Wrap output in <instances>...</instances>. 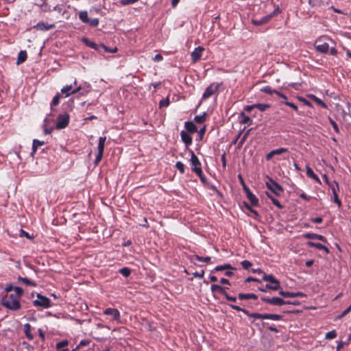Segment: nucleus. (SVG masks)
<instances>
[{
	"label": "nucleus",
	"instance_id": "23",
	"mask_svg": "<svg viewBox=\"0 0 351 351\" xmlns=\"http://www.w3.org/2000/svg\"><path fill=\"white\" fill-rule=\"evenodd\" d=\"M184 127L188 132L194 133L197 132V128L192 121H188L184 123Z\"/></svg>",
	"mask_w": 351,
	"mask_h": 351
},
{
	"label": "nucleus",
	"instance_id": "30",
	"mask_svg": "<svg viewBox=\"0 0 351 351\" xmlns=\"http://www.w3.org/2000/svg\"><path fill=\"white\" fill-rule=\"evenodd\" d=\"M328 186L332 190L333 195H336V193H338V191H339V186L338 182H337L336 181H333L330 184H329Z\"/></svg>",
	"mask_w": 351,
	"mask_h": 351
},
{
	"label": "nucleus",
	"instance_id": "21",
	"mask_svg": "<svg viewBox=\"0 0 351 351\" xmlns=\"http://www.w3.org/2000/svg\"><path fill=\"white\" fill-rule=\"evenodd\" d=\"M306 169L307 176L308 178L313 179L317 183L321 184L320 179L318 178V176L316 174H315L313 169L309 166H306Z\"/></svg>",
	"mask_w": 351,
	"mask_h": 351
},
{
	"label": "nucleus",
	"instance_id": "19",
	"mask_svg": "<svg viewBox=\"0 0 351 351\" xmlns=\"http://www.w3.org/2000/svg\"><path fill=\"white\" fill-rule=\"evenodd\" d=\"M24 328V333L26 336V337L29 340L32 341L34 339V335L32 333V326L29 324H25L23 325Z\"/></svg>",
	"mask_w": 351,
	"mask_h": 351
},
{
	"label": "nucleus",
	"instance_id": "22",
	"mask_svg": "<svg viewBox=\"0 0 351 351\" xmlns=\"http://www.w3.org/2000/svg\"><path fill=\"white\" fill-rule=\"evenodd\" d=\"M304 238L309 239H317L323 242H326V239L324 236L315 234V233H306L303 235Z\"/></svg>",
	"mask_w": 351,
	"mask_h": 351
},
{
	"label": "nucleus",
	"instance_id": "44",
	"mask_svg": "<svg viewBox=\"0 0 351 351\" xmlns=\"http://www.w3.org/2000/svg\"><path fill=\"white\" fill-rule=\"evenodd\" d=\"M120 274H121L123 276L128 277L131 274V270L128 267H123L119 270Z\"/></svg>",
	"mask_w": 351,
	"mask_h": 351
},
{
	"label": "nucleus",
	"instance_id": "10",
	"mask_svg": "<svg viewBox=\"0 0 351 351\" xmlns=\"http://www.w3.org/2000/svg\"><path fill=\"white\" fill-rule=\"evenodd\" d=\"M189 152L191 154V159H190V162H191V165H192V171L194 172V173H197V170L196 169H199V170H202V167H201V162L199 160V158L197 157V156L195 154L194 152L191 149L189 150Z\"/></svg>",
	"mask_w": 351,
	"mask_h": 351
},
{
	"label": "nucleus",
	"instance_id": "36",
	"mask_svg": "<svg viewBox=\"0 0 351 351\" xmlns=\"http://www.w3.org/2000/svg\"><path fill=\"white\" fill-rule=\"evenodd\" d=\"M262 92L265 93H267L269 95H271L273 93H275L277 95L278 90L272 89V88L269 86H266L261 88V90Z\"/></svg>",
	"mask_w": 351,
	"mask_h": 351
},
{
	"label": "nucleus",
	"instance_id": "15",
	"mask_svg": "<svg viewBox=\"0 0 351 351\" xmlns=\"http://www.w3.org/2000/svg\"><path fill=\"white\" fill-rule=\"evenodd\" d=\"M72 88H73L72 84L65 86L61 89V93L66 94V96L68 97V96L71 95V94H75V93H78L82 88L81 86H78L72 90Z\"/></svg>",
	"mask_w": 351,
	"mask_h": 351
},
{
	"label": "nucleus",
	"instance_id": "51",
	"mask_svg": "<svg viewBox=\"0 0 351 351\" xmlns=\"http://www.w3.org/2000/svg\"><path fill=\"white\" fill-rule=\"evenodd\" d=\"M241 264L244 269H248L252 265V263L247 260L243 261Z\"/></svg>",
	"mask_w": 351,
	"mask_h": 351
},
{
	"label": "nucleus",
	"instance_id": "24",
	"mask_svg": "<svg viewBox=\"0 0 351 351\" xmlns=\"http://www.w3.org/2000/svg\"><path fill=\"white\" fill-rule=\"evenodd\" d=\"M195 259L197 261H204L206 263H210V260H211L210 257H209V256L202 257L199 255H194V256H191L190 257V261L192 263H194Z\"/></svg>",
	"mask_w": 351,
	"mask_h": 351
},
{
	"label": "nucleus",
	"instance_id": "33",
	"mask_svg": "<svg viewBox=\"0 0 351 351\" xmlns=\"http://www.w3.org/2000/svg\"><path fill=\"white\" fill-rule=\"evenodd\" d=\"M206 120V113L204 112L202 115H197L194 118V121L197 123H203Z\"/></svg>",
	"mask_w": 351,
	"mask_h": 351
},
{
	"label": "nucleus",
	"instance_id": "20",
	"mask_svg": "<svg viewBox=\"0 0 351 351\" xmlns=\"http://www.w3.org/2000/svg\"><path fill=\"white\" fill-rule=\"evenodd\" d=\"M36 27L40 30L47 31V30L54 28L55 25L54 24H48V23H44V22H39L36 25Z\"/></svg>",
	"mask_w": 351,
	"mask_h": 351
},
{
	"label": "nucleus",
	"instance_id": "31",
	"mask_svg": "<svg viewBox=\"0 0 351 351\" xmlns=\"http://www.w3.org/2000/svg\"><path fill=\"white\" fill-rule=\"evenodd\" d=\"M79 18L84 23H87L89 20L87 11L80 12Z\"/></svg>",
	"mask_w": 351,
	"mask_h": 351
},
{
	"label": "nucleus",
	"instance_id": "35",
	"mask_svg": "<svg viewBox=\"0 0 351 351\" xmlns=\"http://www.w3.org/2000/svg\"><path fill=\"white\" fill-rule=\"evenodd\" d=\"M223 287L220 286V285H215V284H213L211 285L210 287V290L212 291V293L213 294H215V293L217 292V293H220L223 291ZM213 296L217 298V297L213 295Z\"/></svg>",
	"mask_w": 351,
	"mask_h": 351
},
{
	"label": "nucleus",
	"instance_id": "49",
	"mask_svg": "<svg viewBox=\"0 0 351 351\" xmlns=\"http://www.w3.org/2000/svg\"><path fill=\"white\" fill-rule=\"evenodd\" d=\"M87 24L91 27H97L99 25V19L97 18L92 19L88 20Z\"/></svg>",
	"mask_w": 351,
	"mask_h": 351
},
{
	"label": "nucleus",
	"instance_id": "62",
	"mask_svg": "<svg viewBox=\"0 0 351 351\" xmlns=\"http://www.w3.org/2000/svg\"><path fill=\"white\" fill-rule=\"evenodd\" d=\"M300 197L306 201H309L311 199V197L307 196L304 193L300 194Z\"/></svg>",
	"mask_w": 351,
	"mask_h": 351
},
{
	"label": "nucleus",
	"instance_id": "16",
	"mask_svg": "<svg viewBox=\"0 0 351 351\" xmlns=\"http://www.w3.org/2000/svg\"><path fill=\"white\" fill-rule=\"evenodd\" d=\"M279 294L284 298H296V297H303L305 295L302 292H289L285 291H280Z\"/></svg>",
	"mask_w": 351,
	"mask_h": 351
},
{
	"label": "nucleus",
	"instance_id": "13",
	"mask_svg": "<svg viewBox=\"0 0 351 351\" xmlns=\"http://www.w3.org/2000/svg\"><path fill=\"white\" fill-rule=\"evenodd\" d=\"M204 51V48L202 46H199L193 50L191 53V59L193 62L195 63L198 62L201 58L202 53Z\"/></svg>",
	"mask_w": 351,
	"mask_h": 351
},
{
	"label": "nucleus",
	"instance_id": "63",
	"mask_svg": "<svg viewBox=\"0 0 351 351\" xmlns=\"http://www.w3.org/2000/svg\"><path fill=\"white\" fill-rule=\"evenodd\" d=\"M274 156V154L273 153V151H271L266 155V160H269Z\"/></svg>",
	"mask_w": 351,
	"mask_h": 351
},
{
	"label": "nucleus",
	"instance_id": "14",
	"mask_svg": "<svg viewBox=\"0 0 351 351\" xmlns=\"http://www.w3.org/2000/svg\"><path fill=\"white\" fill-rule=\"evenodd\" d=\"M276 11L278 12V10H275L272 14L267 15V16L263 17L262 19H261L260 20L252 19V23L254 25H257V26L267 23L269 21H270V20L272 19V17L276 15Z\"/></svg>",
	"mask_w": 351,
	"mask_h": 351
},
{
	"label": "nucleus",
	"instance_id": "28",
	"mask_svg": "<svg viewBox=\"0 0 351 351\" xmlns=\"http://www.w3.org/2000/svg\"><path fill=\"white\" fill-rule=\"evenodd\" d=\"M45 144V142L44 141H40L39 140H37V139H34L33 141V143H32V155L33 156L38 147L40 146H42Z\"/></svg>",
	"mask_w": 351,
	"mask_h": 351
},
{
	"label": "nucleus",
	"instance_id": "12",
	"mask_svg": "<svg viewBox=\"0 0 351 351\" xmlns=\"http://www.w3.org/2000/svg\"><path fill=\"white\" fill-rule=\"evenodd\" d=\"M261 300L264 302H266L267 304L274 305V306H282V305H284V303H285L284 300H282L280 298H278V297H274V298H268L266 297H262L261 298Z\"/></svg>",
	"mask_w": 351,
	"mask_h": 351
},
{
	"label": "nucleus",
	"instance_id": "2",
	"mask_svg": "<svg viewBox=\"0 0 351 351\" xmlns=\"http://www.w3.org/2000/svg\"><path fill=\"white\" fill-rule=\"evenodd\" d=\"M1 303L3 306L12 311L19 310L21 307L19 299L17 295L14 296V293H7L2 298Z\"/></svg>",
	"mask_w": 351,
	"mask_h": 351
},
{
	"label": "nucleus",
	"instance_id": "27",
	"mask_svg": "<svg viewBox=\"0 0 351 351\" xmlns=\"http://www.w3.org/2000/svg\"><path fill=\"white\" fill-rule=\"evenodd\" d=\"M27 58V54L26 51H21L18 54V58L16 61L17 64H20L24 62Z\"/></svg>",
	"mask_w": 351,
	"mask_h": 351
},
{
	"label": "nucleus",
	"instance_id": "1",
	"mask_svg": "<svg viewBox=\"0 0 351 351\" xmlns=\"http://www.w3.org/2000/svg\"><path fill=\"white\" fill-rule=\"evenodd\" d=\"M229 306L231 308L234 309L237 311H241L249 317L254 319H258L261 320L270 319L274 321H278L282 319V316L278 314L250 313L248 311L240 307L239 306L234 304H230Z\"/></svg>",
	"mask_w": 351,
	"mask_h": 351
},
{
	"label": "nucleus",
	"instance_id": "38",
	"mask_svg": "<svg viewBox=\"0 0 351 351\" xmlns=\"http://www.w3.org/2000/svg\"><path fill=\"white\" fill-rule=\"evenodd\" d=\"M254 106L261 112H264L269 108V105L265 104H254Z\"/></svg>",
	"mask_w": 351,
	"mask_h": 351
},
{
	"label": "nucleus",
	"instance_id": "42",
	"mask_svg": "<svg viewBox=\"0 0 351 351\" xmlns=\"http://www.w3.org/2000/svg\"><path fill=\"white\" fill-rule=\"evenodd\" d=\"M19 237H26L28 239H33L34 237L33 235H30L28 232L24 231L23 229H20Z\"/></svg>",
	"mask_w": 351,
	"mask_h": 351
},
{
	"label": "nucleus",
	"instance_id": "32",
	"mask_svg": "<svg viewBox=\"0 0 351 351\" xmlns=\"http://www.w3.org/2000/svg\"><path fill=\"white\" fill-rule=\"evenodd\" d=\"M82 41L84 44H86V46L94 49H98V45L95 43L90 40L89 39L83 38Z\"/></svg>",
	"mask_w": 351,
	"mask_h": 351
},
{
	"label": "nucleus",
	"instance_id": "58",
	"mask_svg": "<svg viewBox=\"0 0 351 351\" xmlns=\"http://www.w3.org/2000/svg\"><path fill=\"white\" fill-rule=\"evenodd\" d=\"M193 275L195 278H202L204 275V271L202 270L201 272L195 271V272L193 273Z\"/></svg>",
	"mask_w": 351,
	"mask_h": 351
},
{
	"label": "nucleus",
	"instance_id": "43",
	"mask_svg": "<svg viewBox=\"0 0 351 351\" xmlns=\"http://www.w3.org/2000/svg\"><path fill=\"white\" fill-rule=\"evenodd\" d=\"M329 122L332 126L333 130L336 133H339V128L337 123L330 117L328 118Z\"/></svg>",
	"mask_w": 351,
	"mask_h": 351
},
{
	"label": "nucleus",
	"instance_id": "5",
	"mask_svg": "<svg viewBox=\"0 0 351 351\" xmlns=\"http://www.w3.org/2000/svg\"><path fill=\"white\" fill-rule=\"evenodd\" d=\"M37 298L33 301V304L36 307H41L43 308H48L51 306V300L40 293L36 295Z\"/></svg>",
	"mask_w": 351,
	"mask_h": 351
},
{
	"label": "nucleus",
	"instance_id": "25",
	"mask_svg": "<svg viewBox=\"0 0 351 351\" xmlns=\"http://www.w3.org/2000/svg\"><path fill=\"white\" fill-rule=\"evenodd\" d=\"M238 298L241 300H256L258 298L257 295L254 293H239Z\"/></svg>",
	"mask_w": 351,
	"mask_h": 351
},
{
	"label": "nucleus",
	"instance_id": "59",
	"mask_svg": "<svg viewBox=\"0 0 351 351\" xmlns=\"http://www.w3.org/2000/svg\"><path fill=\"white\" fill-rule=\"evenodd\" d=\"M152 59L155 62H160L163 60V57L161 54L158 53V54L155 55V56Z\"/></svg>",
	"mask_w": 351,
	"mask_h": 351
},
{
	"label": "nucleus",
	"instance_id": "54",
	"mask_svg": "<svg viewBox=\"0 0 351 351\" xmlns=\"http://www.w3.org/2000/svg\"><path fill=\"white\" fill-rule=\"evenodd\" d=\"M268 196L269 197V198L271 200L272 203L275 206H276L279 208H283V206L280 204V202L277 199H276V198H274L273 197H270L269 195H268Z\"/></svg>",
	"mask_w": 351,
	"mask_h": 351
},
{
	"label": "nucleus",
	"instance_id": "6",
	"mask_svg": "<svg viewBox=\"0 0 351 351\" xmlns=\"http://www.w3.org/2000/svg\"><path fill=\"white\" fill-rule=\"evenodd\" d=\"M222 85V82L217 83L213 82L211 83L205 90L202 95V99L206 100L210 98L212 95L217 93L219 87Z\"/></svg>",
	"mask_w": 351,
	"mask_h": 351
},
{
	"label": "nucleus",
	"instance_id": "48",
	"mask_svg": "<svg viewBox=\"0 0 351 351\" xmlns=\"http://www.w3.org/2000/svg\"><path fill=\"white\" fill-rule=\"evenodd\" d=\"M282 103L285 104L287 106L291 107L293 110L298 112V108L295 104H293L292 102L287 101H282Z\"/></svg>",
	"mask_w": 351,
	"mask_h": 351
},
{
	"label": "nucleus",
	"instance_id": "60",
	"mask_svg": "<svg viewBox=\"0 0 351 351\" xmlns=\"http://www.w3.org/2000/svg\"><path fill=\"white\" fill-rule=\"evenodd\" d=\"M88 343H89V341L86 340V339L82 340V341L80 342V344H79V346L77 347V348H79V347H80V346H87Z\"/></svg>",
	"mask_w": 351,
	"mask_h": 351
},
{
	"label": "nucleus",
	"instance_id": "39",
	"mask_svg": "<svg viewBox=\"0 0 351 351\" xmlns=\"http://www.w3.org/2000/svg\"><path fill=\"white\" fill-rule=\"evenodd\" d=\"M14 296H16L17 295V298H19L20 300L21 295H23V290L22 288L19 287H15L14 288Z\"/></svg>",
	"mask_w": 351,
	"mask_h": 351
},
{
	"label": "nucleus",
	"instance_id": "29",
	"mask_svg": "<svg viewBox=\"0 0 351 351\" xmlns=\"http://www.w3.org/2000/svg\"><path fill=\"white\" fill-rule=\"evenodd\" d=\"M18 281L19 282L24 283V284H25L27 285H30V286H32V287H36L37 286V284L35 282L32 281V280H29L27 278H23V277L19 276L18 278Z\"/></svg>",
	"mask_w": 351,
	"mask_h": 351
},
{
	"label": "nucleus",
	"instance_id": "45",
	"mask_svg": "<svg viewBox=\"0 0 351 351\" xmlns=\"http://www.w3.org/2000/svg\"><path fill=\"white\" fill-rule=\"evenodd\" d=\"M273 151V153L275 155H280V154H282L283 153H286L288 152V149L287 148H285V147H280V148H278V149H274L272 150Z\"/></svg>",
	"mask_w": 351,
	"mask_h": 351
},
{
	"label": "nucleus",
	"instance_id": "46",
	"mask_svg": "<svg viewBox=\"0 0 351 351\" xmlns=\"http://www.w3.org/2000/svg\"><path fill=\"white\" fill-rule=\"evenodd\" d=\"M60 95L59 93H57L54 97L53 98V100L51 103V106H56L57 105L59 104V102H60Z\"/></svg>",
	"mask_w": 351,
	"mask_h": 351
},
{
	"label": "nucleus",
	"instance_id": "52",
	"mask_svg": "<svg viewBox=\"0 0 351 351\" xmlns=\"http://www.w3.org/2000/svg\"><path fill=\"white\" fill-rule=\"evenodd\" d=\"M69 342L67 340H62L56 344V348L60 350L68 345Z\"/></svg>",
	"mask_w": 351,
	"mask_h": 351
},
{
	"label": "nucleus",
	"instance_id": "64",
	"mask_svg": "<svg viewBox=\"0 0 351 351\" xmlns=\"http://www.w3.org/2000/svg\"><path fill=\"white\" fill-rule=\"evenodd\" d=\"M307 97L309 98L310 99H311L312 101H313L314 102H315V101L318 98L317 96H315V95H313V94L307 95Z\"/></svg>",
	"mask_w": 351,
	"mask_h": 351
},
{
	"label": "nucleus",
	"instance_id": "4",
	"mask_svg": "<svg viewBox=\"0 0 351 351\" xmlns=\"http://www.w3.org/2000/svg\"><path fill=\"white\" fill-rule=\"evenodd\" d=\"M263 280L269 282V284L266 285L267 289L277 291L280 288L279 280L275 278L272 274H264Z\"/></svg>",
	"mask_w": 351,
	"mask_h": 351
},
{
	"label": "nucleus",
	"instance_id": "3",
	"mask_svg": "<svg viewBox=\"0 0 351 351\" xmlns=\"http://www.w3.org/2000/svg\"><path fill=\"white\" fill-rule=\"evenodd\" d=\"M326 40L332 41L328 36H322L318 38L314 44L317 51L322 53H327L329 51V45Z\"/></svg>",
	"mask_w": 351,
	"mask_h": 351
},
{
	"label": "nucleus",
	"instance_id": "9",
	"mask_svg": "<svg viewBox=\"0 0 351 351\" xmlns=\"http://www.w3.org/2000/svg\"><path fill=\"white\" fill-rule=\"evenodd\" d=\"M266 186L268 189L276 195H279L283 192L282 186L271 179H269V182L266 183Z\"/></svg>",
	"mask_w": 351,
	"mask_h": 351
},
{
	"label": "nucleus",
	"instance_id": "55",
	"mask_svg": "<svg viewBox=\"0 0 351 351\" xmlns=\"http://www.w3.org/2000/svg\"><path fill=\"white\" fill-rule=\"evenodd\" d=\"M315 103L316 104H317L318 106L322 107L323 108H325V109H327L328 108V106L326 105V103H324L322 99H320L319 98H317V100L315 101Z\"/></svg>",
	"mask_w": 351,
	"mask_h": 351
},
{
	"label": "nucleus",
	"instance_id": "61",
	"mask_svg": "<svg viewBox=\"0 0 351 351\" xmlns=\"http://www.w3.org/2000/svg\"><path fill=\"white\" fill-rule=\"evenodd\" d=\"M255 108L254 104L252 106H246L244 108V110L247 112H250L253 109Z\"/></svg>",
	"mask_w": 351,
	"mask_h": 351
},
{
	"label": "nucleus",
	"instance_id": "18",
	"mask_svg": "<svg viewBox=\"0 0 351 351\" xmlns=\"http://www.w3.org/2000/svg\"><path fill=\"white\" fill-rule=\"evenodd\" d=\"M306 245L309 247H314L318 250H324L326 254L329 253V250L322 243H317L312 241H308Z\"/></svg>",
	"mask_w": 351,
	"mask_h": 351
},
{
	"label": "nucleus",
	"instance_id": "8",
	"mask_svg": "<svg viewBox=\"0 0 351 351\" xmlns=\"http://www.w3.org/2000/svg\"><path fill=\"white\" fill-rule=\"evenodd\" d=\"M69 119L70 117L66 112L59 114L56 119V128L58 130L65 128L69 123Z\"/></svg>",
	"mask_w": 351,
	"mask_h": 351
},
{
	"label": "nucleus",
	"instance_id": "11",
	"mask_svg": "<svg viewBox=\"0 0 351 351\" xmlns=\"http://www.w3.org/2000/svg\"><path fill=\"white\" fill-rule=\"evenodd\" d=\"M104 313L106 315H110L117 322H121V315L117 308H107L104 310Z\"/></svg>",
	"mask_w": 351,
	"mask_h": 351
},
{
	"label": "nucleus",
	"instance_id": "26",
	"mask_svg": "<svg viewBox=\"0 0 351 351\" xmlns=\"http://www.w3.org/2000/svg\"><path fill=\"white\" fill-rule=\"evenodd\" d=\"M247 197L252 206L258 205V199L251 191H247Z\"/></svg>",
	"mask_w": 351,
	"mask_h": 351
},
{
	"label": "nucleus",
	"instance_id": "40",
	"mask_svg": "<svg viewBox=\"0 0 351 351\" xmlns=\"http://www.w3.org/2000/svg\"><path fill=\"white\" fill-rule=\"evenodd\" d=\"M337 335V333L336 332V330H332L330 332H328L326 335H325V338L326 339H335Z\"/></svg>",
	"mask_w": 351,
	"mask_h": 351
},
{
	"label": "nucleus",
	"instance_id": "41",
	"mask_svg": "<svg viewBox=\"0 0 351 351\" xmlns=\"http://www.w3.org/2000/svg\"><path fill=\"white\" fill-rule=\"evenodd\" d=\"M297 98L300 101L303 103L304 105H305L308 107H310V108L313 107L311 103L308 100H307L306 98H304L302 96H298Z\"/></svg>",
	"mask_w": 351,
	"mask_h": 351
},
{
	"label": "nucleus",
	"instance_id": "34",
	"mask_svg": "<svg viewBox=\"0 0 351 351\" xmlns=\"http://www.w3.org/2000/svg\"><path fill=\"white\" fill-rule=\"evenodd\" d=\"M241 117H242V119L241 120V123L243 124H248L251 125L252 123V120L250 117L246 116L244 112L241 113Z\"/></svg>",
	"mask_w": 351,
	"mask_h": 351
},
{
	"label": "nucleus",
	"instance_id": "57",
	"mask_svg": "<svg viewBox=\"0 0 351 351\" xmlns=\"http://www.w3.org/2000/svg\"><path fill=\"white\" fill-rule=\"evenodd\" d=\"M206 126L204 125L202 128H201L199 131H198V136L199 137V139L202 140L205 134V132H206Z\"/></svg>",
	"mask_w": 351,
	"mask_h": 351
},
{
	"label": "nucleus",
	"instance_id": "17",
	"mask_svg": "<svg viewBox=\"0 0 351 351\" xmlns=\"http://www.w3.org/2000/svg\"><path fill=\"white\" fill-rule=\"evenodd\" d=\"M180 136L182 141L185 143L186 146H189L192 144V137L186 131H181Z\"/></svg>",
	"mask_w": 351,
	"mask_h": 351
},
{
	"label": "nucleus",
	"instance_id": "50",
	"mask_svg": "<svg viewBox=\"0 0 351 351\" xmlns=\"http://www.w3.org/2000/svg\"><path fill=\"white\" fill-rule=\"evenodd\" d=\"M138 0H120V3L123 6L128 5L130 4H134L137 2Z\"/></svg>",
	"mask_w": 351,
	"mask_h": 351
},
{
	"label": "nucleus",
	"instance_id": "56",
	"mask_svg": "<svg viewBox=\"0 0 351 351\" xmlns=\"http://www.w3.org/2000/svg\"><path fill=\"white\" fill-rule=\"evenodd\" d=\"M351 311L350 308L348 306L346 309H345L341 314H340L337 318V319H341L344 316H346L347 314H348Z\"/></svg>",
	"mask_w": 351,
	"mask_h": 351
},
{
	"label": "nucleus",
	"instance_id": "37",
	"mask_svg": "<svg viewBox=\"0 0 351 351\" xmlns=\"http://www.w3.org/2000/svg\"><path fill=\"white\" fill-rule=\"evenodd\" d=\"M175 167L180 172V173H182V174L184 173V172H185V166H184V165L182 162H180V161L177 162L176 163Z\"/></svg>",
	"mask_w": 351,
	"mask_h": 351
},
{
	"label": "nucleus",
	"instance_id": "47",
	"mask_svg": "<svg viewBox=\"0 0 351 351\" xmlns=\"http://www.w3.org/2000/svg\"><path fill=\"white\" fill-rule=\"evenodd\" d=\"M197 172L196 173L197 176H198V177L199 178L201 182L202 183H206V178L205 177V176L203 174V171L202 170H199V169H197Z\"/></svg>",
	"mask_w": 351,
	"mask_h": 351
},
{
	"label": "nucleus",
	"instance_id": "53",
	"mask_svg": "<svg viewBox=\"0 0 351 351\" xmlns=\"http://www.w3.org/2000/svg\"><path fill=\"white\" fill-rule=\"evenodd\" d=\"M169 104H170L169 99L167 97V98H166L165 99H162L160 101L159 106H160V108L167 107L169 105Z\"/></svg>",
	"mask_w": 351,
	"mask_h": 351
},
{
	"label": "nucleus",
	"instance_id": "7",
	"mask_svg": "<svg viewBox=\"0 0 351 351\" xmlns=\"http://www.w3.org/2000/svg\"><path fill=\"white\" fill-rule=\"evenodd\" d=\"M106 140V136H100L99 138V143L97 146L98 152L94 162L95 165H97L102 159Z\"/></svg>",
	"mask_w": 351,
	"mask_h": 351
}]
</instances>
